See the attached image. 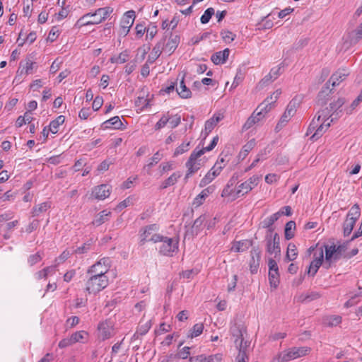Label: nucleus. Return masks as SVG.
<instances>
[{
    "instance_id": "nucleus-28",
    "label": "nucleus",
    "mask_w": 362,
    "mask_h": 362,
    "mask_svg": "<svg viewBox=\"0 0 362 362\" xmlns=\"http://www.w3.org/2000/svg\"><path fill=\"white\" fill-rule=\"evenodd\" d=\"M176 92L182 98H189L191 97L192 92L187 88L184 81V77L180 81L179 86H176Z\"/></svg>"
},
{
    "instance_id": "nucleus-24",
    "label": "nucleus",
    "mask_w": 362,
    "mask_h": 362,
    "mask_svg": "<svg viewBox=\"0 0 362 362\" xmlns=\"http://www.w3.org/2000/svg\"><path fill=\"white\" fill-rule=\"evenodd\" d=\"M214 191V188L212 187H209L204 189H203L194 199L193 206L194 207H198L202 205L205 200V199L212 193Z\"/></svg>"
},
{
    "instance_id": "nucleus-11",
    "label": "nucleus",
    "mask_w": 362,
    "mask_h": 362,
    "mask_svg": "<svg viewBox=\"0 0 362 362\" xmlns=\"http://www.w3.org/2000/svg\"><path fill=\"white\" fill-rule=\"evenodd\" d=\"M325 258L323 267L329 269L331 266L338 261L341 257L336 252L335 245L334 243L325 245Z\"/></svg>"
},
{
    "instance_id": "nucleus-47",
    "label": "nucleus",
    "mask_w": 362,
    "mask_h": 362,
    "mask_svg": "<svg viewBox=\"0 0 362 362\" xmlns=\"http://www.w3.org/2000/svg\"><path fill=\"white\" fill-rule=\"evenodd\" d=\"M214 14V9L213 8H207L201 17L200 20H201L202 23H203V24L207 23Z\"/></svg>"
},
{
    "instance_id": "nucleus-37",
    "label": "nucleus",
    "mask_w": 362,
    "mask_h": 362,
    "mask_svg": "<svg viewBox=\"0 0 362 362\" xmlns=\"http://www.w3.org/2000/svg\"><path fill=\"white\" fill-rule=\"evenodd\" d=\"M163 158V155L160 153V151H157L152 158L149 159V162L144 167V170L148 171L149 169L153 167L154 165L157 164Z\"/></svg>"
},
{
    "instance_id": "nucleus-53",
    "label": "nucleus",
    "mask_w": 362,
    "mask_h": 362,
    "mask_svg": "<svg viewBox=\"0 0 362 362\" xmlns=\"http://www.w3.org/2000/svg\"><path fill=\"white\" fill-rule=\"evenodd\" d=\"M217 124L211 118L207 120L205 123V135L207 136L215 127Z\"/></svg>"
},
{
    "instance_id": "nucleus-64",
    "label": "nucleus",
    "mask_w": 362,
    "mask_h": 362,
    "mask_svg": "<svg viewBox=\"0 0 362 362\" xmlns=\"http://www.w3.org/2000/svg\"><path fill=\"white\" fill-rule=\"evenodd\" d=\"M189 362H206V356L204 354L192 356L189 358Z\"/></svg>"
},
{
    "instance_id": "nucleus-46",
    "label": "nucleus",
    "mask_w": 362,
    "mask_h": 362,
    "mask_svg": "<svg viewBox=\"0 0 362 362\" xmlns=\"http://www.w3.org/2000/svg\"><path fill=\"white\" fill-rule=\"evenodd\" d=\"M351 43H356L359 39L362 37V23L359 27L350 34Z\"/></svg>"
},
{
    "instance_id": "nucleus-61",
    "label": "nucleus",
    "mask_w": 362,
    "mask_h": 362,
    "mask_svg": "<svg viewBox=\"0 0 362 362\" xmlns=\"http://www.w3.org/2000/svg\"><path fill=\"white\" fill-rule=\"evenodd\" d=\"M103 99L102 97H100V96L95 97V98L94 99L93 103V110L94 111L98 110L103 105Z\"/></svg>"
},
{
    "instance_id": "nucleus-18",
    "label": "nucleus",
    "mask_w": 362,
    "mask_h": 362,
    "mask_svg": "<svg viewBox=\"0 0 362 362\" xmlns=\"http://www.w3.org/2000/svg\"><path fill=\"white\" fill-rule=\"evenodd\" d=\"M165 39L161 41L165 42ZM180 42V37L177 35L170 36L166 44L164 43L163 51L168 53L169 55L171 54L177 48Z\"/></svg>"
},
{
    "instance_id": "nucleus-48",
    "label": "nucleus",
    "mask_w": 362,
    "mask_h": 362,
    "mask_svg": "<svg viewBox=\"0 0 362 362\" xmlns=\"http://www.w3.org/2000/svg\"><path fill=\"white\" fill-rule=\"evenodd\" d=\"M281 91L280 90H277L274 93H273V94L271 95L270 97H268L267 98H266L264 100V101L269 100L267 102L269 103V107H267V109H269V111L272 109V104L274 103L276 101L277 98L281 95Z\"/></svg>"
},
{
    "instance_id": "nucleus-49",
    "label": "nucleus",
    "mask_w": 362,
    "mask_h": 362,
    "mask_svg": "<svg viewBox=\"0 0 362 362\" xmlns=\"http://www.w3.org/2000/svg\"><path fill=\"white\" fill-rule=\"evenodd\" d=\"M180 120H181L180 116H179L178 115H170V119L168 121L170 127L172 129L177 127L180 124Z\"/></svg>"
},
{
    "instance_id": "nucleus-56",
    "label": "nucleus",
    "mask_w": 362,
    "mask_h": 362,
    "mask_svg": "<svg viewBox=\"0 0 362 362\" xmlns=\"http://www.w3.org/2000/svg\"><path fill=\"white\" fill-rule=\"evenodd\" d=\"M132 204V199L130 197L127 198L124 201L121 202L117 204V206L115 208V210L120 211L124 208L130 206Z\"/></svg>"
},
{
    "instance_id": "nucleus-16",
    "label": "nucleus",
    "mask_w": 362,
    "mask_h": 362,
    "mask_svg": "<svg viewBox=\"0 0 362 362\" xmlns=\"http://www.w3.org/2000/svg\"><path fill=\"white\" fill-rule=\"evenodd\" d=\"M267 251L270 255H274V257L280 255L279 237L277 233L274 235L273 238L267 240Z\"/></svg>"
},
{
    "instance_id": "nucleus-20",
    "label": "nucleus",
    "mask_w": 362,
    "mask_h": 362,
    "mask_svg": "<svg viewBox=\"0 0 362 362\" xmlns=\"http://www.w3.org/2000/svg\"><path fill=\"white\" fill-rule=\"evenodd\" d=\"M252 246V241L249 240H243L233 243L231 251L235 252H243L247 250Z\"/></svg>"
},
{
    "instance_id": "nucleus-27",
    "label": "nucleus",
    "mask_w": 362,
    "mask_h": 362,
    "mask_svg": "<svg viewBox=\"0 0 362 362\" xmlns=\"http://www.w3.org/2000/svg\"><path fill=\"white\" fill-rule=\"evenodd\" d=\"M122 122L118 116L113 117L106 120L102 124L103 129L113 128L115 129H122Z\"/></svg>"
},
{
    "instance_id": "nucleus-22",
    "label": "nucleus",
    "mask_w": 362,
    "mask_h": 362,
    "mask_svg": "<svg viewBox=\"0 0 362 362\" xmlns=\"http://www.w3.org/2000/svg\"><path fill=\"white\" fill-rule=\"evenodd\" d=\"M135 19V12L132 10L126 12L122 17L120 23V27L130 28L134 24Z\"/></svg>"
},
{
    "instance_id": "nucleus-51",
    "label": "nucleus",
    "mask_w": 362,
    "mask_h": 362,
    "mask_svg": "<svg viewBox=\"0 0 362 362\" xmlns=\"http://www.w3.org/2000/svg\"><path fill=\"white\" fill-rule=\"evenodd\" d=\"M69 257V252L68 251H64L57 258H56L54 261V266H56V268L64 261H66Z\"/></svg>"
},
{
    "instance_id": "nucleus-52",
    "label": "nucleus",
    "mask_w": 362,
    "mask_h": 362,
    "mask_svg": "<svg viewBox=\"0 0 362 362\" xmlns=\"http://www.w3.org/2000/svg\"><path fill=\"white\" fill-rule=\"evenodd\" d=\"M221 36L226 43H230L235 39V35L230 31L224 30L221 32Z\"/></svg>"
},
{
    "instance_id": "nucleus-62",
    "label": "nucleus",
    "mask_w": 362,
    "mask_h": 362,
    "mask_svg": "<svg viewBox=\"0 0 362 362\" xmlns=\"http://www.w3.org/2000/svg\"><path fill=\"white\" fill-rule=\"evenodd\" d=\"M238 281V276L236 274L233 275L228 282V291L230 292L235 290L236 284Z\"/></svg>"
},
{
    "instance_id": "nucleus-14",
    "label": "nucleus",
    "mask_w": 362,
    "mask_h": 362,
    "mask_svg": "<svg viewBox=\"0 0 362 362\" xmlns=\"http://www.w3.org/2000/svg\"><path fill=\"white\" fill-rule=\"evenodd\" d=\"M323 264H324L323 250H322V248H320L318 250V252H315L314 259L310 263V264L309 266V268L308 270V274L311 276H314L317 273L321 265H323Z\"/></svg>"
},
{
    "instance_id": "nucleus-50",
    "label": "nucleus",
    "mask_w": 362,
    "mask_h": 362,
    "mask_svg": "<svg viewBox=\"0 0 362 362\" xmlns=\"http://www.w3.org/2000/svg\"><path fill=\"white\" fill-rule=\"evenodd\" d=\"M190 348L189 346H185L179 351L177 354H175L177 358L186 359L189 357L190 352Z\"/></svg>"
},
{
    "instance_id": "nucleus-23",
    "label": "nucleus",
    "mask_w": 362,
    "mask_h": 362,
    "mask_svg": "<svg viewBox=\"0 0 362 362\" xmlns=\"http://www.w3.org/2000/svg\"><path fill=\"white\" fill-rule=\"evenodd\" d=\"M348 75V71L345 69H340L336 71L331 76L329 82L332 83V86L334 87L339 85L340 82L343 81Z\"/></svg>"
},
{
    "instance_id": "nucleus-43",
    "label": "nucleus",
    "mask_w": 362,
    "mask_h": 362,
    "mask_svg": "<svg viewBox=\"0 0 362 362\" xmlns=\"http://www.w3.org/2000/svg\"><path fill=\"white\" fill-rule=\"evenodd\" d=\"M151 325H152V324H151V320H148L143 324L140 323L137 328L136 334L139 335L146 334L148 332L150 328L151 327Z\"/></svg>"
},
{
    "instance_id": "nucleus-31",
    "label": "nucleus",
    "mask_w": 362,
    "mask_h": 362,
    "mask_svg": "<svg viewBox=\"0 0 362 362\" xmlns=\"http://www.w3.org/2000/svg\"><path fill=\"white\" fill-rule=\"evenodd\" d=\"M65 121V117L63 115L58 116L54 120L50 122L49 126V130L52 134L58 132L59 127L62 125Z\"/></svg>"
},
{
    "instance_id": "nucleus-60",
    "label": "nucleus",
    "mask_w": 362,
    "mask_h": 362,
    "mask_svg": "<svg viewBox=\"0 0 362 362\" xmlns=\"http://www.w3.org/2000/svg\"><path fill=\"white\" fill-rule=\"evenodd\" d=\"M222 359L223 355L221 354L206 356V362H221Z\"/></svg>"
},
{
    "instance_id": "nucleus-44",
    "label": "nucleus",
    "mask_w": 362,
    "mask_h": 362,
    "mask_svg": "<svg viewBox=\"0 0 362 362\" xmlns=\"http://www.w3.org/2000/svg\"><path fill=\"white\" fill-rule=\"evenodd\" d=\"M361 216L360 208L358 204H354L350 209L346 217H349L350 218H354L357 221Z\"/></svg>"
},
{
    "instance_id": "nucleus-59",
    "label": "nucleus",
    "mask_w": 362,
    "mask_h": 362,
    "mask_svg": "<svg viewBox=\"0 0 362 362\" xmlns=\"http://www.w3.org/2000/svg\"><path fill=\"white\" fill-rule=\"evenodd\" d=\"M73 344H74V342L71 340V337H70L69 338H65V339H63L62 340H61L59 342L58 346H59V348L64 349V348L70 346H71Z\"/></svg>"
},
{
    "instance_id": "nucleus-1",
    "label": "nucleus",
    "mask_w": 362,
    "mask_h": 362,
    "mask_svg": "<svg viewBox=\"0 0 362 362\" xmlns=\"http://www.w3.org/2000/svg\"><path fill=\"white\" fill-rule=\"evenodd\" d=\"M256 185V182H230L228 183L222 191L221 196L228 202L233 201L250 192Z\"/></svg>"
},
{
    "instance_id": "nucleus-57",
    "label": "nucleus",
    "mask_w": 362,
    "mask_h": 362,
    "mask_svg": "<svg viewBox=\"0 0 362 362\" xmlns=\"http://www.w3.org/2000/svg\"><path fill=\"white\" fill-rule=\"evenodd\" d=\"M62 64V61L59 58L56 59L52 64L50 66L49 71L52 74H55L61 67Z\"/></svg>"
},
{
    "instance_id": "nucleus-6",
    "label": "nucleus",
    "mask_w": 362,
    "mask_h": 362,
    "mask_svg": "<svg viewBox=\"0 0 362 362\" xmlns=\"http://www.w3.org/2000/svg\"><path fill=\"white\" fill-rule=\"evenodd\" d=\"M112 11L109 7L100 8L93 13H87L84 15L81 20L85 21L83 24L86 25L98 24L105 21Z\"/></svg>"
},
{
    "instance_id": "nucleus-34",
    "label": "nucleus",
    "mask_w": 362,
    "mask_h": 362,
    "mask_svg": "<svg viewBox=\"0 0 362 362\" xmlns=\"http://www.w3.org/2000/svg\"><path fill=\"white\" fill-rule=\"evenodd\" d=\"M88 335L86 331L81 330L73 333L71 337L74 344H76L77 342H84L87 339Z\"/></svg>"
},
{
    "instance_id": "nucleus-55",
    "label": "nucleus",
    "mask_w": 362,
    "mask_h": 362,
    "mask_svg": "<svg viewBox=\"0 0 362 362\" xmlns=\"http://www.w3.org/2000/svg\"><path fill=\"white\" fill-rule=\"evenodd\" d=\"M136 106L140 107L141 110L147 107L149 104L148 100L144 97H138L135 101Z\"/></svg>"
},
{
    "instance_id": "nucleus-25",
    "label": "nucleus",
    "mask_w": 362,
    "mask_h": 362,
    "mask_svg": "<svg viewBox=\"0 0 362 362\" xmlns=\"http://www.w3.org/2000/svg\"><path fill=\"white\" fill-rule=\"evenodd\" d=\"M230 54L229 49L226 48L223 51L218 52L211 56V61L215 64H223L228 59Z\"/></svg>"
},
{
    "instance_id": "nucleus-5",
    "label": "nucleus",
    "mask_w": 362,
    "mask_h": 362,
    "mask_svg": "<svg viewBox=\"0 0 362 362\" xmlns=\"http://www.w3.org/2000/svg\"><path fill=\"white\" fill-rule=\"evenodd\" d=\"M90 275V278L86 282V291L88 293L96 294L107 286L109 281L107 276H98L95 274Z\"/></svg>"
},
{
    "instance_id": "nucleus-63",
    "label": "nucleus",
    "mask_w": 362,
    "mask_h": 362,
    "mask_svg": "<svg viewBox=\"0 0 362 362\" xmlns=\"http://www.w3.org/2000/svg\"><path fill=\"white\" fill-rule=\"evenodd\" d=\"M175 359H177V356L171 354L161 356L158 362H173Z\"/></svg>"
},
{
    "instance_id": "nucleus-19",
    "label": "nucleus",
    "mask_w": 362,
    "mask_h": 362,
    "mask_svg": "<svg viewBox=\"0 0 362 362\" xmlns=\"http://www.w3.org/2000/svg\"><path fill=\"white\" fill-rule=\"evenodd\" d=\"M260 252L258 250H252L251 251V258L250 260V268L251 273L257 272L259 267Z\"/></svg>"
},
{
    "instance_id": "nucleus-7",
    "label": "nucleus",
    "mask_w": 362,
    "mask_h": 362,
    "mask_svg": "<svg viewBox=\"0 0 362 362\" xmlns=\"http://www.w3.org/2000/svg\"><path fill=\"white\" fill-rule=\"evenodd\" d=\"M300 104L299 100L294 98L288 104L286 109L282 115L279 122L276 126V132H279L296 114Z\"/></svg>"
},
{
    "instance_id": "nucleus-39",
    "label": "nucleus",
    "mask_w": 362,
    "mask_h": 362,
    "mask_svg": "<svg viewBox=\"0 0 362 362\" xmlns=\"http://www.w3.org/2000/svg\"><path fill=\"white\" fill-rule=\"evenodd\" d=\"M295 228L296 223L293 221H290L286 224L285 238L286 240H290L294 236L293 230L295 229Z\"/></svg>"
},
{
    "instance_id": "nucleus-10",
    "label": "nucleus",
    "mask_w": 362,
    "mask_h": 362,
    "mask_svg": "<svg viewBox=\"0 0 362 362\" xmlns=\"http://www.w3.org/2000/svg\"><path fill=\"white\" fill-rule=\"evenodd\" d=\"M111 261L108 257L101 258L94 264L90 267L87 271L88 274H94L98 276H107L106 274L110 268Z\"/></svg>"
},
{
    "instance_id": "nucleus-58",
    "label": "nucleus",
    "mask_w": 362,
    "mask_h": 362,
    "mask_svg": "<svg viewBox=\"0 0 362 362\" xmlns=\"http://www.w3.org/2000/svg\"><path fill=\"white\" fill-rule=\"evenodd\" d=\"M189 146V142L182 143L180 146H179L175 151V155L182 154L183 153L188 151V148Z\"/></svg>"
},
{
    "instance_id": "nucleus-12",
    "label": "nucleus",
    "mask_w": 362,
    "mask_h": 362,
    "mask_svg": "<svg viewBox=\"0 0 362 362\" xmlns=\"http://www.w3.org/2000/svg\"><path fill=\"white\" fill-rule=\"evenodd\" d=\"M98 337L103 341L110 339L114 335L113 325L110 320L100 322L98 325Z\"/></svg>"
},
{
    "instance_id": "nucleus-17",
    "label": "nucleus",
    "mask_w": 362,
    "mask_h": 362,
    "mask_svg": "<svg viewBox=\"0 0 362 362\" xmlns=\"http://www.w3.org/2000/svg\"><path fill=\"white\" fill-rule=\"evenodd\" d=\"M267 101H263L254 111L252 115H251L252 117H254V120L255 124L261 121L264 117V115L269 112V109L267 107H269V103Z\"/></svg>"
},
{
    "instance_id": "nucleus-45",
    "label": "nucleus",
    "mask_w": 362,
    "mask_h": 362,
    "mask_svg": "<svg viewBox=\"0 0 362 362\" xmlns=\"http://www.w3.org/2000/svg\"><path fill=\"white\" fill-rule=\"evenodd\" d=\"M169 119H170L169 112L164 114L161 117V118L159 119V121L156 124V125H155L156 130H159V129L163 128L167 124V123H168Z\"/></svg>"
},
{
    "instance_id": "nucleus-40",
    "label": "nucleus",
    "mask_w": 362,
    "mask_h": 362,
    "mask_svg": "<svg viewBox=\"0 0 362 362\" xmlns=\"http://www.w3.org/2000/svg\"><path fill=\"white\" fill-rule=\"evenodd\" d=\"M50 207L49 203L43 202L37 206H35L32 211V214L33 216H39L40 213L46 211Z\"/></svg>"
},
{
    "instance_id": "nucleus-4",
    "label": "nucleus",
    "mask_w": 362,
    "mask_h": 362,
    "mask_svg": "<svg viewBox=\"0 0 362 362\" xmlns=\"http://www.w3.org/2000/svg\"><path fill=\"white\" fill-rule=\"evenodd\" d=\"M156 244V249L161 255L173 257L178 252L179 241L177 238L161 235L160 240Z\"/></svg>"
},
{
    "instance_id": "nucleus-35",
    "label": "nucleus",
    "mask_w": 362,
    "mask_h": 362,
    "mask_svg": "<svg viewBox=\"0 0 362 362\" xmlns=\"http://www.w3.org/2000/svg\"><path fill=\"white\" fill-rule=\"evenodd\" d=\"M298 255L297 247L293 243H289L287 247L286 259L288 261H293Z\"/></svg>"
},
{
    "instance_id": "nucleus-15",
    "label": "nucleus",
    "mask_w": 362,
    "mask_h": 362,
    "mask_svg": "<svg viewBox=\"0 0 362 362\" xmlns=\"http://www.w3.org/2000/svg\"><path fill=\"white\" fill-rule=\"evenodd\" d=\"M37 64L33 62L30 57H27L24 62H21V66L18 73L21 75L25 74L29 75L34 73L37 69Z\"/></svg>"
},
{
    "instance_id": "nucleus-41",
    "label": "nucleus",
    "mask_w": 362,
    "mask_h": 362,
    "mask_svg": "<svg viewBox=\"0 0 362 362\" xmlns=\"http://www.w3.org/2000/svg\"><path fill=\"white\" fill-rule=\"evenodd\" d=\"M279 217H280V212H276V213L272 214V216L267 217L262 222L263 227L264 228H270L274 223V222L279 219Z\"/></svg>"
},
{
    "instance_id": "nucleus-2",
    "label": "nucleus",
    "mask_w": 362,
    "mask_h": 362,
    "mask_svg": "<svg viewBox=\"0 0 362 362\" xmlns=\"http://www.w3.org/2000/svg\"><path fill=\"white\" fill-rule=\"evenodd\" d=\"M327 111L326 110H320L317 112V113L311 121L308 128L306 135L308 136L313 132V135L311 136L312 139L316 140L320 138L328 129L331 123L333 122L334 119L332 118L330 122H327V123H325V121L322 122V123H320V117H327Z\"/></svg>"
},
{
    "instance_id": "nucleus-29",
    "label": "nucleus",
    "mask_w": 362,
    "mask_h": 362,
    "mask_svg": "<svg viewBox=\"0 0 362 362\" xmlns=\"http://www.w3.org/2000/svg\"><path fill=\"white\" fill-rule=\"evenodd\" d=\"M56 266L52 265L47 267L43 269L38 271L35 274V276L37 279H46L49 275H52L56 272Z\"/></svg>"
},
{
    "instance_id": "nucleus-42",
    "label": "nucleus",
    "mask_w": 362,
    "mask_h": 362,
    "mask_svg": "<svg viewBox=\"0 0 362 362\" xmlns=\"http://www.w3.org/2000/svg\"><path fill=\"white\" fill-rule=\"evenodd\" d=\"M269 280L271 286L276 288L279 283V271L269 272Z\"/></svg>"
},
{
    "instance_id": "nucleus-21",
    "label": "nucleus",
    "mask_w": 362,
    "mask_h": 362,
    "mask_svg": "<svg viewBox=\"0 0 362 362\" xmlns=\"http://www.w3.org/2000/svg\"><path fill=\"white\" fill-rule=\"evenodd\" d=\"M164 49V42H158L156 46L153 48L152 52L148 56L147 63H153L160 55L162 51Z\"/></svg>"
},
{
    "instance_id": "nucleus-13",
    "label": "nucleus",
    "mask_w": 362,
    "mask_h": 362,
    "mask_svg": "<svg viewBox=\"0 0 362 362\" xmlns=\"http://www.w3.org/2000/svg\"><path fill=\"white\" fill-rule=\"evenodd\" d=\"M111 193V186L107 183L101 184L93 189L92 197L98 200H104L109 197Z\"/></svg>"
},
{
    "instance_id": "nucleus-32",
    "label": "nucleus",
    "mask_w": 362,
    "mask_h": 362,
    "mask_svg": "<svg viewBox=\"0 0 362 362\" xmlns=\"http://www.w3.org/2000/svg\"><path fill=\"white\" fill-rule=\"evenodd\" d=\"M356 221L354 218H350L349 217H346V220L344 222L343 225V230L344 235L347 236L349 235L353 230V228L355 226Z\"/></svg>"
},
{
    "instance_id": "nucleus-38",
    "label": "nucleus",
    "mask_w": 362,
    "mask_h": 362,
    "mask_svg": "<svg viewBox=\"0 0 362 362\" xmlns=\"http://www.w3.org/2000/svg\"><path fill=\"white\" fill-rule=\"evenodd\" d=\"M204 325L202 323H197L190 329L188 337L191 338L197 337L202 333Z\"/></svg>"
},
{
    "instance_id": "nucleus-8",
    "label": "nucleus",
    "mask_w": 362,
    "mask_h": 362,
    "mask_svg": "<svg viewBox=\"0 0 362 362\" xmlns=\"http://www.w3.org/2000/svg\"><path fill=\"white\" fill-rule=\"evenodd\" d=\"M204 154V150H199L197 152L193 151L190 155L188 161L186 163L187 172L185 174V179L192 178V175L198 171L202 165V160L199 157Z\"/></svg>"
},
{
    "instance_id": "nucleus-36",
    "label": "nucleus",
    "mask_w": 362,
    "mask_h": 362,
    "mask_svg": "<svg viewBox=\"0 0 362 362\" xmlns=\"http://www.w3.org/2000/svg\"><path fill=\"white\" fill-rule=\"evenodd\" d=\"M221 167L218 164H214L212 168L205 175V179L208 180H213L215 179L221 173Z\"/></svg>"
},
{
    "instance_id": "nucleus-9",
    "label": "nucleus",
    "mask_w": 362,
    "mask_h": 362,
    "mask_svg": "<svg viewBox=\"0 0 362 362\" xmlns=\"http://www.w3.org/2000/svg\"><path fill=\"white\" fill-rule=\"evenodd\" d=\"M158 230V226L156 224H152L144 228L140 234V244L144 245L145 243L150 241L157 243L162 235L157 233Z\"/></svg>"
},
{
    "instance_id": "nucleus-33",
    "label": "nucleus",
    "mask_w": 362,
    "mask_h": 362,
    "mask_svg": "<svg viewBox=\"0 0 362 362\" xmlns=\"http://www.w3.org/2000/svg\"><path fill=\"white\" fill-rule=\"evenodd\" d=\"M207 218L208 216L205 214L198 217L194 222L192 229L195 230L197 233L202 230L203 226H205L206 224Z\"/></svg>"
},
{
    "instance_id": "nucleus-3",
    "label": "nucleus",
    "mask_w": 362,
    "mask_h": 362,
    "mask_svg": "<svg viewBox=\"0 0 362 362\" xmlns=\"http://www.w3.org/2000/svg\"><path fill=\"white\" fill-rule=\"evenodd\" d=\"M310 348L307 346L291 347L279 353L272 362H288L308 355Z\"/></svg>"
},
{
    "instance_id": "nucleus-54",
    "label": "nucleus",
    "mask_w": 362,
    "mask_h": 362,
    "mask_svg": "<svg viewBox=\"0 0 362 362\" xmlns=\"http://www.w3.org/2000/svg\"><path fill=\"white\" fill-rule=\"evenodd\" d=\"M42 259V256L40 255L39 252H37L36 254L30 255V257L28 259V262L30 266H33L35 264L38 263Z\"/></svg>"
},
{
    "instance_id": "nucleus-30",
    "label": "nucleus",
    "mask_w": 362,
    "mask_h": 362,
    "mask_svg": "<svg viewBox=\"0 0 362 362\" xmlns=\"http://www.w3.org/2000/svg\"><path fill=\"white\" fill-rule=\"evenodd\" d=\"M341 322V317L339 315L325 316L322 319V324L325 326H337Z\"/></svg>"
},
{
    "instance_id": "nucleus-26",
    "label": "nucleus",
    "mask_w": 362,
    "mask_h": 362,
    "mask_svg": "<svg viewBox=\"0 0 362 362\" xmlns=\"http://www.w3.org/2000/svg\"><path fill=\"white\" fill-rule=\"evenodd\" d=\"M111 214V211L106 209L100 211L95 216V218L92 221V224L96 226L102 225L109 220V217Z\"/></svg>"
}]
</instances>
